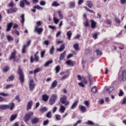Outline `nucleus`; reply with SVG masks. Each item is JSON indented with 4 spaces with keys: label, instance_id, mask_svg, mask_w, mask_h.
<instances>
[{
    "label": "nucleus",
    "instance_id": "4be33fe9",
    "mask_svg": "<svg viewBox=\"0 0 126 126\" xmlns=\"http://www.w3.org/2000/svg\"><path fill=\"white\" fill-rule=\"evenodd\" d=\"M79 109L83 113H85L86 112V107L83 105H79Z\"/></svg>",
    "mask_w": 126,
    "mask_h": 126
},
{
    "label": "nucleus",
    "instance_id": "e433bc0d",
    "mask_svg": "<svg viewBox=\"0 0 126 126\" xmlns=\"http://www.w3.org/2000/svg\"><path fill=\"white\" fill-rule=\"evenodd\" d=\"M21 18L22 19V20L21 21V23L22 24H24V22L25 21V18L24 14H23V15H22L21 16Z\"/></svg>",
    "mask_w": 126,
    "mask_h": 126
},
{
    "label": "nucleus",
    "instance_id": "ea45409f",
    "mask_svg": "<svg viewBox=\"0 0 126 126\" xmlns=\"http://www.w3.org/2000/svg\"><path fill=\"white\" fill-rule=\"evenodd\" d=\"M48 111V108L47 107H42L40 109V112L42 113H45V112H47Z\"/></svg>",
    "mask_w": 126,
    "mask_h": 126
},
{
    "label": "nucleus",
    "instance_id": "c756f323",
    "mask_svg": "<svg viewBox=\"0 0 126 126\" xmlns=\"http://www.w3.org/2000/svg\"><path fill=\"white\" fill-rule=\"evenodd\" d=\"M51 63H53V61H49L47 62L44 64V66L45 67H48V66H49V65H50V64H51Z\"/></svg>",
    "mask_w": 126,
    "mask_h": 126
},
{
    "label": "nucleus",
    "instance_id": "052dcab7",
    "mask_svg": "<svg viewBox=\"0 0 126 126\" xmlns=\"http://www.w3.org/2000/svg\"><path fill=\"white\" fill-rule=\"evenodd\" d=\"M44 45H46V46H49L50 45V42H49L48 40H45L43 42Z\"/></svg>",
    "mask_w": 126,
    "mask_h": 126
},
{
    "label": "nucleus",
    "instance_id": "8fccbe9b",
    "mask_svg": "<svg viewBox=\"0 0 126 126\" xmlns=\"http://www.w3.org/2000/svg\"><path fill=\"white\" fill-rule=\"evenodd\" d=\"M49 125V120H47L43 121V126H46Z\"/></svg>",
    "mask_w": 126,
    "mask_h": 126
},
{
    "label": "nucleus",
    "instance_id": "c9c22d12",
    "mask_svg": "<svg viewBox=\"0 0 126 126\" xmlns=\"http://www.w3.org/2000/svg\"><path fill=\"white\" fill-rule=\"evenodd\" d=\"M8 70H9V66H5L4 68L2 69V71L5 73L7 72Z\"/></svg>",
    "mask_w": 126,
    "mask_h": 126
},
{
    "label": "nucleus",
    "instance_id": "f3484780",
    "mask_svg": "<svg viewBox=\"0 0 126 126\" xmlns=\"http://www.w3.org/2000/svg\"><path fill=\"white\" fill-rule=\"evenodd\" d=\"M33 104V101L31 100L28 102L27 105V111H29L32 107V105Z\"/></svg>",
    "mask_w": 126,
    "mask_h": 126
},
{
    "label": "nucleus",
    "instance_id": "2f4dec72",
    "mask_svg": "<svg viewBox=\"0 0 126 126\" xmlns=\"http://www.w3.org/2000/svg\"><path fill=\"white\" fill-rule=\"evenodd\" d=\"M54 52H55V47L54 46H52L49 50V53L50 55H53Z\"/></svg>",
    "mask_w": 126,
    "mask_h": 126
},
{
    "label": "nucleus",
    "instance_id": "72a5a7b5",
    "mask_svg": "<svg viewBox=\"0 0 126 126\" xmlns=\"http://www.w3.org/2000/svg\"><path fill=\"white\" fill-rule=\"evenodd\" d=\"M52 6H55L57 7V6H60V3H58V2L54 1L52 4Z\"/></svg>",
    "mask_w": 126,
    "mask_h": 126
},
{
    "label": "nucleus",
    "instance_id": "f8f14e48",
    "mask_svg": "<svg viewBox=\"0 0 126 126\" xmlns=\"http://www.w3.org/2000/svg\"><path fill=\"white\" fill-rule=\"evenodd\" d=\"M17 11V8H11L7 10V13L8 14H11V13H14Z\"/></svg>",
    "mask_w": 126,
    "mask_h": 126
},
{
    "label": "nucleus",
    "instance_id": "cd10ccee",
    "mask_svg": "<svg viewBox=\"0 0 126 126\" xmlns=\"http://www.w3.org/2000/svg\"><path fill=\"white\" fill-rule=\"evenodd\" d=\"M91 27L93 29H94V28L96 27V23L93 20H91Z\"/></svg>",
    "mask_w": 126,
    "mask_h": 126
},
{
    "label": "nucleus",
    "instance_id": "09e8293b",
    "mask_svg": "<svg viewBox=\"0 0 126 126\" xmlns=\"http://www.w3.org/2000/svg\"><path fill=\"white\" fill-rule=\"evenodd\" d=\"M96 54L97 55V56H102V51H101L100 50H96Z\"/></svg>",
    "mask_w": 126,
    "mask_h": 126
},
{
    "label": "nucleus",
    "instance_id": "bb28decb",
    "mask_svg": "<svg viewBox=\"0 0 126 126\" xmlns=\"http://www.w3.org/2000/svg\"><path fill=\"white\" fill-rule=\"evenodd\" d=\"M78 103V101L77 100H76L75 102H74L71 107V109L73 110L74 109H75V108H76V106H77Z\"/></svg>",
    "mask_w": 126,
    "mask_h": 126
},
{
    "label": "nucleus",
    "instance_id": "de8ad7c7",
    "mask_svg": "<svg viewBox=\"0 0 126 126\" xmlns=\"http://www.w3.org/2000/svg\"><path fill=\"white\" fill-rule=\"evenodd\" d=\"M87 125H90L91 126H94V123H93V122L91 121H88L86 122Z\"/></svg>",
    "mask_w": 126,
    "mask_h": 126
},
{
    "label": "nucleus",
    "instance_id": "6e6552de",
    "mask_svg": "<svg viewBox=\"0 0 126 126\" xmlns=\"http://www.w3.org/2000/svg\"><path fill=\"white\" fill-rule=\"evenodd\" d=\"M31 45V40H29L26 45H24L23 46V48L22 49V54H25L26 53V47H29Z\"/></svg>",
    "mask_w": 126,
    "mask_h": 126
},
{
    "label": "nucleus",
    "instance_id": "a211bd4d",
    "mask_svg": "<svg viewBox=\"0 0 126 126\" xmlns=\"http://www.w3.org/2000/svg\"><path fill=\"white\" fill-rule=\"evenodd\" d=\"M7 105V106H8V109H10V111H12V110H13V108H14V106H15L14 102L10 103Z\"/></svg>",
    "mask_w": 126,
    "mask_h": 126
},
{
    "label": "nucleus",
    "instance_id": "6ab92c4d",
    "mask_svg": "<svg viewBox=\"0 0 126 126\" xmlns=\"http://www.w3.org/2000/svg\"><path fill=\"white\" fill-rule=\"evenodd\" d=\"M66 35H67V40H70L71 36H72V33L71 32V31H69L67 32L66 33Z\"/></svg>",
    "mask_w": 126,
    "mask_h": 126
},
{
    "label": "nucleus",
    "instance_id": "20e7f679",
    "mask_svg": "<svg viewBox=\"0 0 126 126\" xmlns=\"http://www.w3.org/2000/svg\"><path fill=\"white\" fill-rule=\"evenodd\" d=\"M57 99H58V95L57 94H53L49 99L50 105H54L56 103Z\"/></svg>",
    "mask_w": 126,
    "mask_h": 126
},
{
    "label": "nucleus",
    "instance_id": "f257e3e1",
    "mask_svg": "<svg viewBox=\"0 0 126 126\" xmlns=\"http://www.w3.org/2000/svg\"><path fill=\"white\" fill-rule=\"evenodd\" d=\"M34 116V112H29L28 113H26L24 117V121L25 123H28L30 120L32 119V117Z\"/></svg>",
    "mask_w": 126,
    "mask_h": 126
},
{
    "label": "nucleus",
    "instance_id": "79ce46f5",
    "mask_svg": "<svg viewBox=\"0 0 126 126\" xmlns=\"http://www.w3.org/2000/svg\"><path fill=\"white\" fill-rule=\"evenodd\" d=\"M87 3L88 7H90V8H92V6H93V3H92L90 1H88Z\"/></svg>",
    "mask_w": 126,
    "mask_h": 126
},
{
    "label": "nucleus",
    "instance_id": "4c0bfd02",
    "mask_svg": "<svg viewBox=\"0 0 126 126\" xmlns=\"http://www.w3.org/2000/svg\"><path fill=\"white\" fill-rule=\"evenodd\" d=\"M73 48L75 50V51L79 50V45L78 44H76L73 45Z\"/></svg>",
    "mask_w": 126,
    "mask_h": 126
},
{
    "label": "nucleus",
    "instance_id": "774afa93",
    "mask_svg": "<svg viewBox=\"0 0 126 126\" xmlns=\"http://www.w3.org/2000/svg\"><path fill=\"white\" fill-rule=\"evenodd\" d=\"M126 3V0H120L121 4H125Z\"/></svg>",
    "mask_w": 126,
    "mask_h": 126
},
{
    "label": "nucleus",
    "instance_id": "864d4df0",
    "mask_svg": "<svg viewBox=\"0 0 126 126\" xmlns=\"http://www.w3.org/2000/svg\"><path fill=\"white\" fill-rule=\"evenodd\" d=\"M69 76V74H67V75H64L62 78H61V80H64V79L67 78Z\"/></svg>",
    "mask_w": 126,
    "mask_h": 126
},
{
    "label": "nucleus",
    "instance_id": "aec40b11",
    "mask_svg": "<svg viewBox=\"0 0 126 126\" xmlns=\"http://www.w3.org/2000/svg\"><path fill=\"white\" fill-rule=\"evenodd\" d=\"M13 25V23H9L7 26V29L6 30V31L7 32H8V31H10V30L11 29V28L12 27V25Z\"/></svg>",
    "mask_w": 126,
    "mask_h": 126
},
{
    "label": "nucleus",
    "instance_id": "e2e57ef3",
    "mask_svg": "<svg viewBox=\"0 0 126 126\" xmlns=\"http://www.w3.org/2000/svg\"><path fill=\"white\" fill-rule=\"evenodd\" d=\"M65 63L67 64V65H71V60H68L65 62Z\"/></svg>",
    "mask_w": 126,
    "mask_h": 126
},
{
    "label": "nucleus",
    "instance_id": "4468645a",
    "mask_svg": "<svg viewBox=\"0 0 126 126\" xmlns=\"http://www.w3.org/2000/svg\"><path fill=\"white\" fill-rule=\"evenodd\" d=\"M65 110H66L65 106L61 104L60 106V109H59L60 113H61V114H63V113H64V111H65Z\"/></svg>",
    "mask_w": 126,
    "mask_h": 126
},
{
    "label": "nucleus",
    "instance_id": "dca6fc26",
    "mask_svg": "<svg viewBox=\"0 0 126 126\" xmlns=\"http://www.w3.org/2000/svg\"><path fill=\"white\" fill-rule=\"evenodd\" d=\"M57 85H58V81L54 80L50 87V89H54L55 87H56Z\"/></svg>",
    "mask_w": 126,
    "mask_h": 126
},
{
    "label": "nucleus",
    "instance_id": "1a4fd4ad",
    "mask_svg": "<svg viewBox=\"0 0 126 126\" xmlns=\"http://www.w3.org/2000/svg\"><path fill=\"white\" fill-rule=\"evenodd\" d=\"M15 55H16V51L14 50L13 52L11 53V56L9 58V61H11L13 59V62H18L19 60H16L15 59Z\"/></svg>",
    "mask_w": 126,
    "mask_h": 126
},
{
    "label": "nucleus",
    "instance_id": "393cba45",
    "mask_svg": "<svg viewBox=\"0 0 126 126\" xmlns=\"http://www.w3.org/2000/svg\"><path fill=\"white\" fill-rule=\"evenodd\" d=\"M70 8H74L75 7V2L71 1L69 3Z\"/></svg>",
    "mask_w": 126,
    "mask_h": 126
},
{
    "label": "nucleus",
    "instance_id": "6e6d98bb",
    "mask_svg": "<svg viewBox=\"0 0 126 126\" xmlns=\"http://www.w3.org/2000/svg\"><path fill=\"white\" fill-rule=\"evenodd\" d=\"M0 95L3 96V97H6V96H8V94L4 93H0Z\"/></svg>",
    "mask_w": 126,
    "mask_h": 126
},
{
    "label": "nucleus",
    "instance_id": "ddd939ff",
    "mask_svg": "<svg viewBox=\"0 0 126 126\" xmlns=\"http://www.w3.org/2000/svg\"><path fill=\"white\" fill-rule=\"evenodd\" d=\"M43 28H39L38 29V27L36 26L34 28V32H37L38 34L40 35V34H41L42 32H43Z\"/></svg>",
    "mask_w": 126,
    "mask_h": 126
},
{
    "label": "nucleus",
    "instance_id": "13d9d810",
    "mask_svg": "<svg viewBox=\"0 0 126 126\" xmlns=\"http://www.w3.org/2000/svg\"><path fill=\"white\" fill-rule=\"evenodd\" d=\"M78 84L79 86H80V87H83V88L85 87V85H84V84H83V83L82 82L78 83Z\"/></svg>",
    "mask_w": 126,
    "mask_h": 126
},
{
    "label": "nucleus",
    "instance_id": "473e14b6",
    "mask_svg": "<svg viewBox=\"0 0 126 126\" xmlns=\"http://www.w3.org/2000/svg\"><path fill=\"white\" fill-rule=\"evenodd\" d=\"M33 8H35V9H38V10H43V7L38 5L33 6Z\"/></svg>",
    "mask_w": 126,
    "mask_h": 126
},
{
    "label": "nucleus",
    "instance_id": "c85d7f7f",
    "mask_svg": "<svg viewBox=\"0 0 126 126\" xmlns=\"http://www.w3.org/2000/svg\"><path fill=\"white\" fill-rule=\"evenodd\" d=\"M17 118V114L12 115L10 117V121L13 122V121H14V120H15V119H16Z\"/></svg>",
    "mask_w": 126,
    "mask_h": 126
},
{
    "label": "nucleus",
    "instance_id": "49530a36",
    "mask_svg": "<svg viewBox=\"0 0 126 126\" xmlns=\"http://www.w3.org/2000/svg\"><path fill=\"white\" fill-rule=\"evenodd\" d=\"M53 20H54V23H55V24H58V23H59V22H60V20L57 19L56 17H54L53 18Z\"/></svg>",
    "mask_w": 126,
    "mask_h": 126
},
{
    "label": "nucleus",
    "instance_id": "9d476101",
    "mask_svg": "<svg viewBox=\"0 0 126 126\" xmlns=\"http://www.w3.org/2000/svg\"><path fill=\"white\" fill-rule=\"evenodd\" d=\"M40 122V119L37 117H34L31 120V122L32 125H36Z\"/></svg>",
    "mask_w": 126,
    "mask_h": 126
},
{
    "label": "nucleus",
    "instance_id": "2eb2a0df",
    "mask_svg": "<svg viewBox=\"0 0 126 126\" xmlns=\"http://www.w3.org/2000/svg\"><path fill=\"white\" fill-rule=\"evenodd\" d=\"M8 105L7 104H1L0 105V110H7L8 109Z\"/></svg>",
    "mask_w": 126,
    "mask_h": 126
},
{
    "label": "nucleus",
    "instance_id": "a878e982",
    "mask_svg": "<svg viewBox=\"0 0 126 126\" xmlns=\"http://www.w3.org/2000/svg\"><path fill=\"white\" fill-rule=\"evenodd\" d=\"M114 91V87H111L109 88L106 89V92L108 93V94H110L111 92H113Z\"/></svg>",
    "mask_w": 126,
    "mask_h": 126
},
{
    "label": "nucleus",
    "instance_id": "58836bf2",
    "mask_svg": "<svg viewBox=\"0 0 126 126\" xmlns=\"http://www.w3.org/2000/svg\"><path fill=\"white\" fill-rule=\"evenodd\" d=\"M61 70V66L58 65L55 68V70H56V73H59L60 72V70Z\"/></svg>",
    "mask_w": 126,
    "mask_h": 126
},
{
    "label": "nucleus",
    "instance_id": "3c124183",
    "mask_svg": "<svg viewBox=\"0 0 126 126\" xmlns=\"http://www.w3.org/2000/svg\"><path fill=\"white\" fill-rule=\"evenodd\" d=\"M115 21L116 23H117L118 24H120V23H121V20L119 19L117 17L115 18Z\"/></svg>",
    "mask_w": 126,
    "mask_h": 126
},
{
    "label": "nucleus",
    "instance_id": "37998d69",
    "mask_svg": "<svg viewBox=\"0 0 126 126\" xmlns=\"http://www.w3.org/2000/svg\"><path fill=\"white\" fill-rule=\"evenodd\" d=\"M13 79H14V76L11 75L8 77V79L7 80V81H12Z\"/></svg>",
    "mask_w": 126,
    "mask_h": 126
},
{
    "label": "nucleus",
    "instance_id": "5fc2aeb1",
    "mask_svg": "<svg viewBox=\"0 0 126 126\" xmlns=\"http://www.w3.org/2000/svg\"><path fill=\"white\" fill-rule=\"evenodd\" d=\"M58 13H59V16L60 19H63V14L61 13V11L58 12Z\"/></svg>",
    "mask_w": 126,
    "mask_h": 126
},
{
    "label": "nucleus",
    "instance_id": "a19ab883",
    "mask_svg": "<svg viewBox=\"0 0 126 126\" xmlns=\"http://www.w3.org/2000/svg\"><path fill=\"white\" fill-rule=\"evenodd\" d=\"M7 39L8 42H10L11 41H13V37L10 35H7Z\"/></svg>",
    "mask_w": 126,
    "mask_h": 126
},
{
    "label": "nucleus",
    "instance_id": "f03ea898",
    "mask_svg": "<svg viewBox=\"0 0 126 126\" xmlns=\"http://www.w3.org/2000/svg\"><path fill=\"white\" fill-rule=\"evenodd\" d=\"M18 72L19 74V79L21 84H23V83L24 82L25 78L24 74H23V71L21 70V66L20 65L18 66Z\"/></svg>",
    "mask_w": 126,
    "mask_h": 126
},
{
    "label": "nucleus",
    "instance_id": "338daca9",
    "mask_svg": "<svg viewBox=\"0 0 126 126\" xmlns=\"http://www.w3.org/2000/svg\"><path fill=\"white\" fill-rule=\"evenodd\" d=\"M91 50H90V48H87L85 51V53L86 54H89V53H91Z\"/></svg>",
    "mask_w": 126,
    "mask_h": 126
},
{
    "label": "nucleus",
    "instance_id": "603ef678",
    "mask_svg": "<svg viewBox=\"0 0 126 126\" xmlns=\"http://www.w3.org/2000/svg\"><path fill=\"white\" fill-rule=\"evenodd\" d=\"M55 117L56 121H60L61 120V115L57 114Z\"/></svg>",
    "mask_w": 126,
    "mask_h": 126
},
{
    "label": "nucleus",
    "instance_id": "4d7b16f0",
    "mask_svg": "<svg viewBox=\"0 0 126 126\" xmlns=\"http://www.w3.org/2000/svg\"><path fill=\"white\" fill-rule=\"evenodd\" d=\"M40 69L39 68H37L34 69V72H33L34 74H36V73H38V72H39V71H40Z\"/></svg>",
    "mask_w": 126,
    "mask_h": 126
},
{
    "label": "nucleus",
    "instance_id": "423d86ee",
    "mask_svg": "<svg viewBox=\"0 0 126 126\" xmlns=\"http://www.w3.org/2000/svg\"><path fill=\"white\" fill-rule=\"evenodd\" d=\"M30 62L32 63H33L34 62L38 63V62H39V56L37 55V54H34V57H33V56H32L31 57Z\"/></svg>",
    "mask_w": 126,
    "mask_h": 126
},
{
    "label": "nucleus",
    "instance_id": "7ed1b4c3",
    "mask_svg": "<svg viewBox=\"0 0 126 126\" xmlns=\"http://www.w3.org/2000/svg\"><path fill=\"white\" fill-rule=\"evenodd\" d=\"M67 97L66 95H63L60 98V103L64 105L65 107H66L69 105V101L67 100Z\"/></svg>",
    "mask_w": 126,
    "mask_h": 126
},
{
    "label": "nucleus",
    "instance_id": "39448f33",
    "mask_svg": "<svg viewBox=\"0 0 126 126\" xmlns=\"http://www.w3.org/2000/svg\"><path fill=\"white\" fill-rule=\"evenodd\" d=\"M29 85L30 91L32 90L33 91L34 88H35V87L36 86V84L34 83V80H33V79H31L29 82Z\"/></svg>",
    "mask_w": 126,
    "mask_h": 126
},
{
    "label": "nucleus",
    "instance_id": "9b49d317",
    "mask_svg": "<svg viewBox=\"0 0 126 126\" xmlns=\"http://www.w3.org/2000/svg\"><path fill=\"white\" fill-rule=\"evenodd\" d=\"M26 5H30V3L27 0H23L20 2L21 7H24Z\"/></svg>",
    "mask_w": 126,
    "mask_h": 126
},
{
    "label": "nucleus",
    "instance_id": "680f3d73",
    "mask_svg": "<svg viewBox=\"0 0 126 126\" xmlns=\"http://www.w3.org/2000/svg\"><path fill=\"white\" fill-rule=\"evenodd\" d=\"M93 38L94 39V40H96V39H97L98 38V33H95L94 34Z\"/></svg>",
    "mask_w": 126,
    "mask_h": 126
},
{
    "label": "nucleus",
    "instance_id": "a18cd8bd",
    "mask_svg": "<svg viewBox=\"0 0 126 126\" xmlns=\"http://www.w3.org/2000/svg\"><path fill=\"white\" fill-rule=\"evenodd\" d=\"M8 6L9 7H14L15 6V4H14V3L13 2H11L10 3H9V4L8 5Z\"/></svg>",
    "mask_w": 126,
    "mask_h": 126
},
{
    "label": "nucleus",
    "instance_id": "c03bdc74",
    "mask_svg": "<svg viewBox=\"0 0 126 126\" xmlns=\"http://www.w3.org/2000/svg\"><path fill=\"white\" fill-rule=\"evenodd\" d=\"M12 84L7 85L5 87H4V89H9V88H11L12 87Z\"/></svg>",
    "mask_w": 126,
    "mask_h": 126
},
{
    "label": "nucleus",
    "instance_id": "0eeeda50",
    "mask_svg": "<svg viewBox=\"0 0 126 126\" xmlns=\"http://www.w3.org/2000/svg\"><path fill=\"white\" fill-rule=\"evenodd\" d=\"M120 81H126V71L123 70L122 72V75L119 78Z\"/></svg>",
    "mask_w": 126,
    "mask_h": 126
},
{
    "label": "nucleus",
    "instance_id": "bf43d9fd",
    "mask_svg": "<svg viewBox=\"0 0 126 126\" xmlns=\"http://www.w3.org/2000/svg\"><path fill=\"white\" fill-rule=\"evenodd\" d=\"M39 4L40 5H43V6L46 5V1L41 0Z\"/></svg>",
    "mask_w": 126,
    "mask_h": 126
},
{
    "label": "nucleus",
    "instance_id": "b1692460",
    "mask_svg": "<svg viewBox=\"0 0 126 126\" xmlns=\"http://www.w3.org/2000/svg\"><path fill=\"white\" fill-rule=\"evenodd\" d=\"M42 100L43 101H44V102H47L48 100H49V96L48 95L44 94L42 95Z\"/></svg>",
    "mask_w": 126,
    "mask_h": 126
},
{
    "label": "nucleus",
    "instance_id": "5701e85b",
    "mask_svg": "<svg viewBox=\"0 0 126 126\" xmlns=\"http://www.w3.org/2000/svg\"><path fill=\"white\" fill-rule=\"evenodd\" d=\"M66 55V52L65 51H64L63 53H62L60 55V56L59 58L60 60L62 61L63 60V59H64V57H65Z\"/></svg>",
    "mask_w": 126,
    "mask_h": 126
},
{
    "label": "nucleus",
    "instance_id": "69168bd1",
    "mask_svg": "<svg viewBox=\"0 0 126 126\" xmlns=\"http://www.w3.org/2000/svg\"><path fill=\"white\" fill-rule=\"evenodd\" d=\"M84 104L86 106V107H89V101L87 100H85L84 102Z\"/></svg>",
    "mask_w": 126,
    "mask_h": 126
},
{
    "label": "nucleus",
    "instance_id": "412c9836",
    "mask_svg": "<svg viewBox=\"0 0 126 126\" xmlns=\"http://www.w3.org/2000/svg\"><path fill=\"white\" fill-rule=\"evenodd\" d=\"M65 46H64V43L62 45H60V48H58L57 50L58 52H63L64 50Z\"/></svg>",
    "mask_w": 126,
    "mask_h": 126
},
{
    "label": "nucleus",
    "instance_id": "f704fd0d",
    "mask_svg": "<svg viewBox=\"0 0 126 126\" xmlns=\"http://www.w3.org/2000/svg\"><path fill=\"white\" fill-rule=\"evenodd\" d=\"M46 117L48 118V119H51V118H52V112L51 111L48 112L46 114Z\"/></svg>",
    "mask_w": 126,
    "mask_h": 126
},
{
    "label": "nucleus",
    "instance_id": "0e129e2a",
    "mask_svg": "<svg viewBox=\"0 0 126 126\" xmlns=\"http://www.w3.org/2000/svg\"><path fill=\"white\" fill-rule=\"evenodd\" d=\"M126 97H124L123 99V101L122 102V105H125V104H126Z\"/></svg>",
    "mask_w": 126,
    "mask_h": 126
},
{
    "label": "nucleus",
    "instance_id": "7c9ffc66",
    "mask_svg": "<svg viewBox=\"0 0 126 126\" xmlns=\"http://www.w3.org/2000/svg\"><path fill=\"white\" fill-rule=\"evenodd\" d=\"M91 91L92 92H93V93H97V91H98V90L97 89V87H96V86H94L92 88Z\"/></svg>",
    "mask_w": 126,
    "mask_h": 126
}]
</instances>
